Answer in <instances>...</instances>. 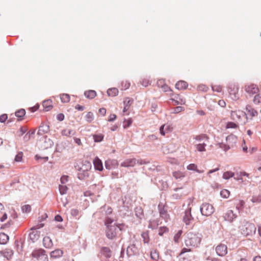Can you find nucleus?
I'll return each instance as SVG.
<instances>
[{
    "label": "nucleus",
    "mask_w": 261,
    "mask_h": 261,
    "mask_svg": "<svg viewBox=\"0 0 261 261\" xmlns=\"http://www.w3.org/2000/svg\"><path fill=\"white\" fill-rule=\"evenodd\" d=\"M200 211L202 215L206 216H211L214 212V208L212 204L205 203L200 207Z\"/></svg>",
    "instance_id": "nucleus-6"
},
{
    "label": "nucleus",
    "mask_w": 261,
    "mask_h": 261,
    "mask_svg": "<svg viewBox=\"0 0 261 261\" xmlns=\"http://www.w3.org/2000/svg\"><path fill=\"white\" fill-rule=\"evenodd\" d=\"M140 84L143 86L146 87L151 84V82L148 78H144L140 81Z\"/></svg>",
    "instance_id": "nucleus-42"
},
{
    "label": "nucleus",
    "mask_w": 261,
    "mask_h": 261,
    "mask_svg": "<svg viewBox=\"0 0 261 261\" xmlns=\"http://www.w3.org/2000/svg\"><path fill=\"white\" fill-rule=\"evenodd\" d=\"M173 176L176 179H179L184 177L185 176V174L183 172L177 171L173 172Z\"/></svg>",
    "instance_id": "nucleus-36"
},
{
    "label": "nucleus",
    "mask_w": 261,
    "mask_h": 261,
    "mask_svg": "<svg viewBox=\"0 0 261 261\" xmlns=\"http://www.w3.org/2000/svg\"><path fill=\"white\" fill-rule=\"evenodd\" d=\"M84 95L87 98L93 99L96 96L97 94L95 91L91 90L85 91Z\"/></svg>",
    "instance_id": "nucleus-25"
},
{
    "label": "nucleus",
    "mask_w": 261,
    "mask_h": 261,
    "mask_svg": "<svg viewBox=\"0 0 261 261\" xmlns=\"http://www.w3.org/2000/svg\"><path fill=\"white\" fill-rule=\"evenodd\" d=\"M226 128H237L238 127V125L234 122H228L226 124Z\"/></svg>",
    "instance_id": "nucleus-47"
},
{
    "label": "nucleus",
    "mask_w": 261,
    "mask_h": 261,
    "mask_svg": "<svg viewBox=\"0 0 261 261\" xmlns=\"http://www.w3.org/2000/svg\"><path fill=\"white\" fill-rule=\"evenodd\" d=\"M251 201L253 203H259L261 202V195L258 196H253Z\"/></svg>",
    "instance_id": "nucleus-48"
},
{
    "label": "nucleus",
    "mask_w": 261,
    "mask_h": 261,
    "mask_svg": "<svg viewBox=\"0 0 261 261\" xmlns=\"http://www.w3.org/2000/svg\"><path fill=\"white\" fill-rule=\"evenodd\" d=\"M68 180V176L63 175L60 178V181L62 185L65 184Z\"/></svg>",
    "instance_id": "nucleus-57"
},
{
    "label": "nucleus",
    "mask_w": 261,
    "mask_h": 261,
    "mask_svg": "<svg viewBox=\"0 0 261 261\" xmlns=\"http://www.w3.org/2000/svg\"><path fill=\"white\" fill-rule=\"evenodd\" d=\"M123 225H113V226L109 227L106 230V236L109 239H114L117 234L118 230L121 231L122 230V227Z\"/></svg>",
    "instance_id": "nucleus-3"
},
{
    "label": "nucleus",
    "mask_w": 261,
    "mask_h": 261,
    "mask_svg": "<svg viewBox=\"0 0 261 261\" xmlns=\"http://www.w3.org/2000/svg\"><path fill=\"white\" fill-rule=\"evenodd\" d=\"M60 99L62 102L63 103H67L69 102L70 97L69 94H62L60 95Z\"/></svg>",
    "instance_id": "nucleus-35"
},
{
    "label": "nucleus",
    "mask_w": 261,
    "mask_h": 261,
    "mask_svg": "<svg viewBox=\"0 0 261 261\" xmlns=\"http://www.w3.org/2000/svg\"><path fill=\"white\" fill-rule=\"evenodd\" d=\"M27 127L25 126H22L19 129L18 133L19 136H22L24 133H25L27 131Z\"/></svg>",
    "instance_id": "nucleus-53"
},
{
    "label": "nucleus",
    "mask_w": 261,
    "mask_h": 261,
    "mask_svg": "<svg viewBox=\"0 0 261 261\" xmlns=\"http://www.w3.org/2000/svg\"><path fill=\"white\" fill-rule=\"evenodd\" d=\"M223 217L225 221L231 222L237 217V215L234 214L233 211L229 210L224 213Z\"/></svg>",
    "instance_id": "nucleus-13"
},
{
    "label": "nucleus",
    "mask_w": 261,
    "mask_h": 261,
    "mask_svg": "<svg viewBox=\"0 0 261 261\" xmlns=\"http://www.w3.org/2000/svg\"><path fill=\"white\" fill-rule=\"evenodd\" d=\"M253 101L256 103L261 102V94H256L254 97Z\"/></svg>",
    "instance_id": "nucleus-55"
},
{
    "label": "nucleus",
    "mask_w": 261,
    "mask_h": 261,
    "mask_svg": "<svg viewBox=\"0 0 261 261\" xmlns=\"http://www.w3.org/2000/svg\"><path fill=\"white\" fill-rule=\"evenodd\" d=\"M25 114L24 109H20L15 112V116L18 118V120H21Z\"/></svg>",
    "instance_id": "nucleus-30"
},
{
    "label": "nucleus",
    "mask_w": 261,
    "mask_h": 261,
    "mask_svg": "<svg viewBox=\"0 0 261 261\" xmlns=\"http://www.w3.org/2000/svg\"><path fill=\"white\" fill-rule=\"evenodd\" d=\"M187 168L189 170L195 171L199 173L203 172V170L202 171L199 170L198 169V168H197V166L196 164H189L187 166Z\"/></svg>",
    "instance_id": "nucleus-33"
},
{
    "label": "nucleus",
    "mask_w": 261,
    "mask_h": 261,
    "mask_svg": "<svg viewBox=\"0 0 261 261\" xmlns=\"http://www.w3.org/2000/svg\"><path fill=\"white\" fill-rule=\"evenodd\" d=\"M201 240V234L190 231L186 233L184 242L187 248L192 249L200 245Z\"/></svg>",
    "instance_id": "nucleus-1"
},
{
    "label": "nucleus",
    "mask_w": 261,
    "mask_h": 261,
    "mask_svg": "<svg viewBox=\"0 0 261 261\" xmlns=\"http://www.w3.org/2000/svg\"><path fill=\"white\" fill-rule=\"evenodd\" d=\"M136 164H139L140 165H142L146 164L145 161H143L142 160H137L135 158L133 159H127L123 161L121 164L120 166L122 167H134Z\"/></svg>",
    "instance_id": "nucleus-4"
},
{
    "label": "nucleus",
    "mask_w": 261,
    "mask_h": 261,
    "mask_svg": "<svg viewBox=\"0 0 261 261\" xmlns=\"http://www.w3.org/2000/svg\"><path fill=\"white\" fill-rule=\"evenodd\" d=\"M9 241V237L5 233H0V244H6Z\"/></svg>",
    "instance_id": "nucleus-31"
},
{
    "label": "nucleus",
    "mask_w": 261,
    "mask_h": 261,
    "mask_svg": "<svg viewBox=\"0 0 261 261\" xmlns=\"http://www.w3.org/2000/svg\"><path fill=\"white\" fill-rule=\"evenodd\" d=\"M245 91L249 94H254L259 91L258 86L254 84H249L245 86Z\"/></svg>",
    "instance_id": "nucleus-9"
},
{
    "label": "nucleus",
    "mask_w": 261,
    "mask_h": 261,
    "mask_svg": "<svg viewBox=\"0 0 261 261\" xmlns=\"http://www.w3.org/2000/svg\"><path fill=\"white\" fill-rule=\"evenodd\" d=\"M119 91L116 88H110L107 90V94L109 96L114 97L118 95Z\"/></svg>",
    "instance_id": "nucleus-29"
},
{
    "label": "nucleus",
    "mask_w": 261,
    "mask_h": 261,
    "mask_svg": "<svg viewBox=\"0 0 261 261\" xmlns=\"http://www.w3.org/2000/svg\"><path fill=\"white\" fill-rule=\"evenodd\" d=\"M215 250L218 255L223 256L227 253V247L226 245L220 244L216 247Z\"/></svg>",
    "instance_id": "nucleus-11"
},
{
    "label": "nucleus",
    "mask_w": 261,
    "mask_h": 261,
    "mask_svg": "<svg viewBox=\"0 0 261 261\" xmlns=\"http://www.w3.org/2000/svg\"><path fill=\"white\" fill-rule=\"evenodd\" d=\"M40 254H41V251L35 250L32 253L31 256L33 257L37 258L40 255Z\"/></svg>",
    "instance_id": "nucleus-59"
},
{
    "label": "nucleus",
    "mask_w": 261,
    "mask_h": 261,
    "mask_svg": "<svg viewBox=\"0 0 261 261\" xmlns=\"http://www.w3.org/2000/svg\"><path fill=\"white\" fill-rule=\"evenodd\" d=\"M73 139H74L75 143L76 144H77L78 145H79V146L83 145V144H82L81 140L80 138L74 137Z\"/></svg>",
    "instance_id": "nucleus-63"
},
{
    "label": "nucleus",
    "mask_w": 261,
    "mask_h": 261,
    "mask_svg": "<svg viewBox=\"0 0 261 261\" xmlns=\"http://www.w3.org/2000/svg\"><path fill=\"white\" fill-rule=\"evenodd\" d=\"M86 120L91 122L93 119V114L92 112H88L86 116Z\"/></svg>",
    "instance_id": "nucleus-54"
},
{
    "label": "nucleus",
    "mask_w": 261,
    "mask_h": 261,
    "mask_svg": "<svg viewBox=\"0 0 261 261\" xmlns=\"http://www.w3.org/2000/svg\"><path fill=\"white\" fill-rule=\"evenodd\" d=\"M42 105L46 111L50 110L53 108L52 101L50 99L44 100Z\"/></svg>",
    "instance_id": "nucleus-26"
},
{
    "label": "nucleus",
    "mask_w": 261,
    "mask_h": 261,
    "mask_svg": "<svg viewBox=\"0 0 261 261\" xmlns=\"http://www.w3.org/2000/svg\"><path fill=\"white\" fill-rule=\"evenodd\" d=\"M4 257L7 258L8 259L11 258L13 254V251L12 249L9 248H6L3 251H2Z\"/></svg>",
    "instance_id": "nucleus-24"
},
{
    "label": "nucleus",
    "mask_w": 261,
    "mask_h": 261,
    "mask_svg": "<svg viewBox=\"0 0 261 261\" xmlns=\"http://www.w3.org/2000/svg\"><path fill=\"white\" fill-rule=\"evenodd\" d=\"M157 85L158 87H161L162 90L164 92H167L171 90L170 87L168 85L165 84L164 81L163 80H159L157 82Z\"/></svg>",
    "instance_id": "nucleus-21"
},
{
    "label": "nucleus",
    "mask_w": 261,
    "mask_h": 261,
    "mask_svg": "<svg viewBox=\"0 0 261 261\" xmlns=\"http://www.w3.org/2000/svg\"><path fill=\"white\" fill-rule=\"evenodd\" d=\"M192 251V250L191 248L184 247L181 249L179 254V256L182 259V261H190L191 256L187 253Z\"/></svg>",
    "instance_id": "nucleus-8"
},
{
    "label": "nucleus",
    "mask_w": 261,
    "mask_h": 261,
    "mask_svg": "<svg viewBox=\"0 0 261 261\" xmlns=\"http://www.w3.org/2000/svg\"><path fill=\"white\" fill-rule=\"evenodd\" d=\"M116 117H117L115 114H111L109 117L108 121H113L116 119Z\"/></svg>",
    "instance_id": "nucleus-64"
},
{
    "label": "nucleus",
    "mask_w": 261,
    "mask_h": 261,
    "mask_svg": "<svg viewBox=\"0 0 261 261\" xmlns=\"http://www.w3.org/2000/svg\"><path fill=\"white\" fill-rule=\"evenodd\" d=\"M193 139L197 142H201L204 140H208L209 138L206 134H200L195 136Z\"/></svg>",
    "instance_id": "nucleus-28"
},
{
    "label": "nucleus",
    "mask_w": 261,
    "mask_h": 261,
    "mask_svg": "<svg viewBox=\"0 0 261 261\" xmlns=\"http://www.w3.org/2000/svg\"><path fill=\"white\" fill-rule=\"evenodd\" d=\"M239 229L243 235L252 236L255 234L256 228L253 223L244 221L239 226Z\"/></svg>",
    "instance_id": "nucleus-2"
},
{
    "label": "nucleus",
    "mask_w": 261,
    "mask_h": 261,
    "mask_svg": "<svg viewBox=\"0 0 261 261\" xmlns=\"http://www.w3.org/2000/svg\"><path fill=\"white\" fill-rule=\"evenodd\" d=\"M23 153L22 152H19L15 156L14 159L15 162H20L22 161Z\"/></svg>",
    "instance_id": "nucleus-41"
},
{
    "label": "nucleus",
    "mask_w": 261,
    "mask_h": 261,
    "mask_svg": "<svg viewBox=\"0 0 261 261\" xmlns=\"http://www.w3.org/2000/svg\"><path fill=\"white\" fill-rule=\"evenodd\" d=\"M228 91L230 96L233 100L238 98L239 86L236 84H230L228 86Z\"/></svg>",
    "instance_id": "nucleus-7"
},
{
    "label": "nucleus",
    "mask_w": 261,
    "mask_h": 261,
    "mask_svg": "<svg viewBox=\"0 0 261 261\" xmlns=\"http://www.w3.org/2000/svg\"><path fill=\"white\" fill-rule=\"evenodd\" d=\"M130 83L127 81H123L121 83L122 89L123 90H126L130 87Z\"/></svg>",
    "instance_id": "nucleus-49"
},
{
    "label": "nucleus",
    "mask_w": 261,
    "mask_h": 261,
    "mask_svg": "<svg viewBox=\"0 0 261 261\" xmlns=\"http://www.w3.org/2000/svg\"><path fill=\"white\" fill-rule=\"evenodd\" d=\"M63 254V251L60 249H57L50 253V257L52 259H57L61 257Z\"/></svg>",
    "instance_id": "nucleus-16"
},
{
    "label": "nucleus",
    "mask_w": 261,
    "mask_h": 261,
    "mask_svg": "<svg viewBox=\"0 0 261 261\" xmlns=\"http://www.w3.org/2000/svg\"><path fill=\"white\" fill-rule=\"evenodd\" d=\"M151 258L153 259L156 260L159 258V254L156 252V251H154L151 252L150 254Z\"/></svg>",
    "instance_id": "nucleus-56"
},
{
    "label": "nucleus",
    "mask_w": 261,
    "mask_h": 261,
    "mask_svg": "<svg viewBox=\"0 0 261 261\" xmlns=\"http://www.w3.org/2000/svg\"><path fill=\"white\" fill-rule=\"evenodd\" d=\"M244 116V113L240 110L232 111L231 112V118L236 123L240 121L241 118Z\"/></svg>",
    "instance_id": "nucleus-10"
},
{
    "label": "nucleus",
    "mask_w": 261,
    "mask_h": 261,
    "mask_svg": "<svg viewBox=\"0 0 261 261\" xmlns=\"http://www.w3.org/2000/svg\"><path fill=\"white\" fill-rule=\"evenodd\" d=\"M246 111L247 114L251 117H254L257 115V112L254 109L252 108L250 106H247L246 107Z\"/></svg>",
    "instance_id": "nucleus-32"
},
{
    "label": "nucleus",
    "mask_w": 261,
    "mask_h": 261,
    "mask_svg": "<svg viewBox=\"0 0 261 261\" xmlns=\"http://www.w3.org/2000/svg\"><path fill=\"white\" fill-rule=\"evenodd\" d=\"M59 190L61 195L65 194L67 193L68 188L66 186L63 185H60L59 186Z\"/></svg>",
    "instance_id": "nucleus-38"
},
{
    "label": "nucleus",
    "mask_w": 261,
    "mask_h": 261,
    "mask_svg": "<svg viewBox=\"0 0 261 261\" xmlns=\"http://www.w3.org/2000/svg\"><path fill=\"white\" fill-rule=\"evenodd\" d=\"M93 138L95 142H101L103 139V136L102 134L94 135Z\"/></svg>",
    "instance_id": "nucleus-45"
},
{
    "label": "nucleus",
    "mask_w": 261,
    "mask_h": 261,
    "mask_svg": "<svg viewBox=\"0 0 261 261\" xmlns=\"http://www.w3.org/2000/svg\"><path fill=\"white\" fill-rule=\"evenodd\" d=\"M188 83L184 81H179L175 84V88L178 90H185L188 87Z\"/></svg>",
    "instance_id": "nucleus-22"
},
{
    "label": "nucleus",
    "mask_w": 261,
    "mask_h": 261,
    "mask_svg": "<svg viewBox=\"0 0 261 261\" xmlns=\"http://www.w3.org/2000/svg\"><path fill=\"white\" fill-rule=\"evenodd\" d=\"M172 129L173 128L170 125H162L160 128V134L163 136H165L166 134L171 132Z\"/></svg>",
    "instance_id": "nucleus-15"
},
{
    "label": "nucleus",
    "mask_w": 261,
    "mask_h": 261,
    "mask_svg": "<svg viewBox=\"0 0 261 261\" xmlns=\"http://www.w3.org/2000/svg\"><path fill=\"white\" fill-rule=\"evenodd\" d=\"M182 231L181 230H178L174 237V241L176 243H178L180 239Z\"/></svg>",
    "instance_id": "nucleus-43"
},
{
    "label": "nucleus",
    "mask_w": 261,
    "mask_h": 261,
    "mask_svg": "<svg viewBox=\"0 0 261 261\" xmlns=\"http://www.w3.org/2000/svg\"><path fill=\"white\" fill-rule=\"evenodd\" d=\"M206 144L205 143H199L195 145V147L197 151L199 152H203L206 151L205 147Z\"/></svg>",
    "instance_id": "nucleus-27"
},
{
    "label": "nucleus",
    "mask_w": 261,
    "mask_h": 261,
    "mask_svg": "<svg viewBox=\"0 0 261 261\" xmlns=\"http://www.w3.org/2000/svg\"><path fill=\"white\" fill-rule=\"evenodd\" d=\"M113 222V220L110 218H108L106 219L105 225L107 226V228H108L109 227H111V226H113V225H111Z\"/></svg>",
    "instance_id": "nucleus-52"
},
{
    "label": "nucleus",
    "mask_w": 261,
    "mask_h": 261,
    "mask_svg": "<svg viewBox=\"0 0 261 261\" xmlns=\"http://www.w3.org/2000/svg\"><path fill=\"white\" fill-rule=\"evenodd\" d=\"M220 195L224 198H227L230 195V192L227 189H223L220 192Z\"/></svg>",
    "instance_id": "nucleus-40"
},
{
    "label": "nucleus",
    "mask_w": 261,
    "mask_h": 261,
    "mask_svg": "<svg viewBox=\"0 0 261 261\" xmlns=\"http://www.w3.org/2000/svg\"><path fill=\"white\" fill-rule=\"evenodd\" d=\"M236 175L237 176L234 177L235 179L237 180H241L242 182H243V176H246L247 177H248L249 174L245 172H240L239 173H237Z\"/></svg>",
    "instance_id": "nucleus-34"
},
{
    "label": "nucleus",
    "mask_w": 261,
    "mask_h": 261,
    "mask_svg": "<svg viewBox=\"0 0 261 261\" xmlns=\"http://www.w3.org/2000/svg\"><path fill=\"white\" fill-rule=\"evenodd\" d=\"M93 164L96 170L98 171L102 170L103 166L102 162L98 158L96 157L93 160Z\"/></svg>",
    "instance_id": "nucleus-19"
},
{
    "label": "nucleus",
    "mask_w": 261,
    "mask_h": 261,
    "mask_svg": "<svg viewBox=\"0 0 261 261\" xmlns=\"http://www.w3.org/2000/svg\"><path fill=\"white\" fill-rule=\"evenodd\" d=\"M43 244L44 246L46 248H50L53 245L52 240L49 237H44L43 239Z\"/></svg>",
    "instance_id": "nucleus-23"
},
{
    "label": "nucleus",
    "mask_w": 261,
    "mask_h": 261,
    "mask_svg": "<svg viewBox=\"0 0 261 261\" xmlns=\"http://www.w3.org/2000/svg\"><path fill=\"white\" fill-rule=\"evenodd\" d=\"M175 102L177 105H178V104L184 105V104L185 103L186 100H185V99L184 98H179V100H175Z\"/></svg>",
    "instance_id": "nucleus-60"
},
{
    "label": "nucleus",
    "mask_w": 261,
    "mask_h": 261,
    "mask_svg": "<svg viewBox=\"0 0 261 261\" xmlns=\"http://www.w3.org/2000/svg\"><path fill=\"white\" fill-rule=\"evenodd\" d=\"M118 165V163L116 160H108L105 162V166L108 169L117 166Z\"/></svg>",
    "instance_id": "nucleus-17"
},
{
    "label": "nucleus",
    "mask_w": 261,
    "mask_h": 261,
    "mask_svg": "<svg viewBox=\"0 0 261 261\" xmlns=\"http://www.w3.org/2000/svg\"><path fill=\"white\" fill-rule=\"evenodd\" d=\"M102 253L106 256H109L110 255L111 250L109 248L107 247H103L101 248Z\"/></svg>",
    "instance_id": "nucleus-46"
},
{
    "label": "nucleus",
    "mask_w": 261,
    "mask_h": 261,
    "mask_svg": "<svg viewBox=\"0 0 261 261\" xmlns=\"http://www.w3.org/2000/svg\"><path fill=\"white\" fill-rule=\"evenodd\" d=\"M168 231V228L166 227H161L159 229V234L161 236H163L165 232Z\"/></svg>",
    "instance_id": "nucleus-50"
},
{
    "label": "nucleus",
    "mask_w": 261,
    "mask_h": 261,
    "mask_svg": "<svg viewBox=\"0 0 261 261\" xmlns=\"http://www.w3.org/2000/svg\"><path fill=\"white\" fill-rule=\"evenodd\" d=\"M212 89L214 92H221L222 91L223 86L220 85H212Z\"/></svg>",
    "instance_id": "nucleus-37"
},
{
    "label": "nucleus",
    "mask_w": 261,
    "mask_h": 261,
    "mask_svg": "<svg viewBox=\"0 0 261 261\" xmlns=\"http://www.w3.org/2000/svg\"><path fill=\"white\" fill-rule=\"evenodd\" d=\"M7 214L4 211H3V215H2V216L0 217L1 221L3 222L5 220H6L7 219Z\"/></svg>",
    "instance_id": "nucleus-62"
},
{
    "label": "nucleus",
    "mask_w": 261,
    "mask_h": 261,
    "mask_svg": "<svg viewBox=\"0 0 261 261\" xmlns=\"http://www.w3.org/2000/svg\"><path fill=\"white\" fill-rule=\"evenodd\" d=\"M198 91L206 92L208 90V87L204 84L199 85L197 88Z\"/></svg>",
    "instance_id": "nucleus-44"
},
{
    "label": "nucleus",
    "mask_w": 261,
    "mask_h": 261,
    "mask_svg": "<svg viewBox=\"0 0 261 261\" xmlns=\"http://www.w3.org/2000/svg\"><path fill=\"white\" fill-rule=\"evenodd\" d=\"M8 118L7 115L4 114L0 116V122H4Z\"/></svg>",
    "instance_id": "nucleus-61"
},
{
    "label": "nucleus",
    "mask_w": 261,
    "mask_h": 261,
    "mask_svg": "<svg viewBox=\"0 0 261 261\" xmlns=\"http://www.w3.org/2000/svg\"><path fill=\"white\" fill-rule=\"evenodd\" d=\"M191 208H189L186 210L183 217V221L187 225L192 224L193 221V218L191 213Z\"/></svg>",
    "instance_id": "nucleus-12"
},
{
    "label": "nucleus",
    "mask_w": 261,
    "mask_h": 261,
    "mask_svg": "<svg viewBox=\"0 0 261 261\" xmlns=\"http://www.w3.org/2000/svg\"><path fill=\"white\" fill-rule=\"evenodd\" d=\"M133 102V100L129 97H126L123 101L124 108L123 110V113L126 112L130 108L131 105Z\"/></svg>",
    "instance_id": "nucleus-18"
},
{
    "label": "nucleus",
    "mask_w": 261,
    "mask_h": 261,
    "mask_svg": "<svg viewBox=\"0 0 261 261\" xmlns=\"http://www.w3.org/2000/svg\"><path fill=\"white\" fill-rule=\"evenodd\" d=\"M76 133V132L75 130L72 129L71 128H66L64 129H63L62 132L61 134L63 136H65L66 137H70L73 135H74Z\"/></svg>",
    "instance_id": "nucleus-20"
},
{
    "label": "nucleus",
    "mask_w": 261,
    "mask_h": 261,
    "mask_svg": "<svg viewBox=\"0 0 261 261\" xmlns=\"http://www.w3.org/2000/svg\"><path fill=\"white\" fill-rule=\"evenodd\" d=\"M237 137L232 135H229L227 137L226 141L228 144V146L224 145L225 147L224 149L226 150H228L230 146H233L237 141Z\"/></svg>",
    "instance_id": "nucleus-14"
},
{
    "label": "nucleus",
    "mask_w": 261,
    "mask_h": 261,
    "mask_svg": "<svg viewBox=\"0 0 261 261\" xmlns=\"http://www.w3.org/2000/svg\"><path fill=\"white\" fill-rule=\"evenodd\" d=\"M43 226V225L41 224L31 228L29 237L33 242H35L39 239L40 237V232L37 230V229L42 227Z\"/></svg>",
    "instance_id": "nucleus-5"
},
{
    "label": "nucleus",
    "mask_w": 261,
    "mask_h": 261,
    "mask_svg": "<svg viewBox=\"0 0 261 261\" xmlns=\"http://www.w3.org/2000/svg\"><path fill=\"white\" fill-rule=\"evenodd\" d=\"M234 173L231 171L225 172L223 174V178L225 179H228L234 176Z\"/></svg>",
    "instance_id": "nucleus-39"
},
{
    "label": "nucleus",
    "mask_w": 261,
    "mask_h": 261,
    "mask_svg": "<svg viewBox=\"0 0 261 261\" xmlns=\"http://www.w3.org/2000/svg\"><path fill=\"white\" fill-rule=\"evenodd\" d=\"M22 211L23 213H29L31 211V207L30 205H24L22 207Z\"/></svg>",
    "instance_id": "nucleus-51"
},
{
    "label": "nucleus",
    "mask_w": 261,
    "mask_h": 261,
    "mask_svg": "<svg viewBox=\"0 0 261 261\" xmlns=\"http://www.w3.org/2000/svg\"><path fill=\"white\" fill-rule=\"evenodd\" d=\"M183 111H184V107H180V106H178V107H176V108H174L173 113H178Z\"/></svg>",
    "instance_id": "nucleus-58"
}]
</instances>
